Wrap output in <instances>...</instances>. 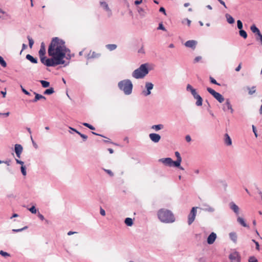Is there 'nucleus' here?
I'll return each instance as SVG.
<instances>
[{
    "instance_id": "nucleus-40",
    "label": "nucleus",
    "mask_w": 262,
    "mask_h": 262,
    "mask_svg": "<svg viewBox=\"0 0 262 262\" xmlns=\"http://www.w3.org/2000/svg\"><path fill=\"white\" fill-rule=\"evenodd\" d=\"M0 64L1 66H7L6 62L1 56H0Z\"/></svg>"
},
{
    "instance_id": "nucleus-38",
    "label": "nucleus",
    "mask_w": 262,
    "mask_h": 262,
    "mask_svg": "<svg viewBox=\"0 0 262 262\" xmlns=\"http://www.w3.org/2000/svg\"><path fill=\"white\" fill-rule=\"evenodd\" d=\"M237 28L239 30L242 29L243 28V23L241 20H238L237 21Z\"/></svg>"
},
{
    "instance_id": "nucleus-4",
    "label": "nucleus",
    "mask_w": 262,
    "mask_h": 262,
    "mask_svg": "<svg viewBox=\"0 0 262 262\" xmlns=\"http://www.w3.org/2000/svg\"><path fill=\"white\" fill-rule=\"evenodd\" d=\"M148 73V70L146 67H140L133 73V76L136 78H142Z\"/></svg>"
},
{
    "instance_id": "nucleus-27",
    "label": "nucleus",
    "mask_w": 262,
    "mask_h": 262,
    "mask_svg": "<svg viewBox=\"0 0 262 262\" xmlns=\"http://www.w3.org/2000/svg\"><path fill=\"white\" fill-rule=\"evenodd\" d=\"M230 238L234 242H236L237 240V234L235 232H231L229 234Z\"/></svg>"
},
{
    "instance_id": "nucleus-54",
    "label": "nucleus",
    "mask_w": 262,
    "mask_h": 262,
    "mask_svg": "<svg viewBox=\"0 0 262 262\" xmlns=\"http://www.w3.org/2000/svg\"><path fill=\"white\" fill-rule=\"evenodd\" d=\"M160 12L163 13L165 15H166L165 9L164 7H161L159 9Z\"/></svg>"
},
{
    "instance_id": "nucleus-39",
    "label": "nucleus",
    "mask_w": 262,
    "mask_h": 262,
    "mask_svg": "<svg viewBox=\"0 0 262 262\" xmlns=\"http://www.w3.org/2000/svg\"><path fill=\"white\" fill-rule=\"evenodd\" d=\"M83 125L88 128H89L90 129H92V130H94L95 128V127L92 126V125L89 124V123H83Z\"/></svg>"
},
{
    "instance_id": "nucleus-58",
    "label": "nucleus",
    "mask_w": 262,
    "mask_h": 262,
    "mask_svg": "<svg viewBox=\"0 0 262 262\" xmlns=\"http://www.w3.org/2000/svg\"><path fill=\"white\" fill-rule=\"evenodd\" d=\"M187 142H189L191 141V137L189 135H187L185 137Z\"/></svg>"
},
{
    "instance_id": "nucleus-47",
    "label": "nucleus",
    "mask_w": 262,
    "mask_h": 262,
    "mask_svg": "<svg viewBox=\"0 0 262 262\" xmlns=\"http://www.w3.org/2000/svg\"><path fill=\"white\" fill-rule=\"evenodd\" d=\"M27 227L25 226V227L21 228V229H13L12 231L15 232H20V231H23V230L27 229Z\"/></svg>"
},
{
    "instance_id": "nucleus-32",
    "label": "nucleus",
    "mask_w": 262,
    "mask_h": 262,
    "mask_svg": "<svg viewBox=\"0 0 262 262\" xmlns=\"http://www.w3.org/2000/svg\"><path fill=\"white\" fill-rule=\"evenodd\" d=\"M163 127V125L162 124L154 125L151 126V128L155 129L156 131H158L162 129Z\"/></svg>"
},
{
    "instance_id": "nucleus-46",
    "label": "nucleus",
    "mask_w": 262,
    "mask_h": 262,
    "mask_svg": "<svg viewBox=\"0 0 262 262\" xmlns=\"http://www.w3.org/2000/svg\"><path fill=\"white\" fill-rule=\"evenodd\" d=\"M252 241L255 243V244L256 245V249L258 251H259L260 249H259V245L258 243L257 242L255 241V240H254V239H252Z\"/></svg>"
},
{
    "instance_id": "nucleus-36",
    "label": "nucleus",
    "mask_w": 262,
    "mask_h": 262,
    "mask_svg": "<svg viewBox=\"0 0 262 262\" xmlns=\"http://www.w3.org/2000/svg\"><path fill=\"white\" fill-rule=\"evenodd\" d=\"M27 39H28V41H29V47L30 48H32V46L34 44V40L30 36H27Z\"/></svg>"
},
{
    "instance_id": "nucleus-44",
    "label": "nucleus",
    "mask_w": 262,
    "mask_h": 262,
    "mask_svg": "<svg viewBox=\"0 0 262 262\" xmlns=\"http://www.w3.org/2000/svg\"><path fill=\"white\" fill-rule=\"evenodd\" d=\"M210 82L212 83H213V84H217V85H220V84L217 83L216 82V81L212 77H210Z\"/></svg>"
},
{
    "instance_id": "nucleus-57",
    "label": "nucleus",
    "mask_w": 262,
    "mask_h": 262,
    "mask_svg": "<svg viewBox=\"0 0 262 262\" xmlns=\"http://www.w3.org/2000/svg\"><path fill=\"white\" fill-rule=\"evenodd\" d=\"M142 2V0H136L135 1V4L136 5H138L140 4Z\"/></svg>"
},
{
    "instance_id": "nucleus-34",
    "label": "nucleus",
    "mask_w": 262,
    "mask_h": 262,
    "mask_svg": "<svg viewBox=\"0 0 262 262\" xmlns=\"http://www.w3.org/2000/svg\"><path fill=\"white\" fill-rule=\"evenodd\" d=\"M54 92V89L53 88H51L49 89H47L44 92V94L46 95H50L53 94Z\"/></svg>"
},
{
    "instance_id": "nucleus-25",
    "label": "nucleus",
    "mask_w": 262,
    "mask_h": 262,
    "mask_svg": "<svg viewBox=\"0 0 262 262\" xmlns=\"http://www.w3.org/2000/svg\"><path fill=\"white\" fill-rule=\"evenodd\" d=\"M225 17L227 19V22L230 24H232L234 23L235 20L233 18L232 16H231L229 14H226L225 15Z\"/></svg>"
},
{
    "instance_id": "nucleus-17",
    "label": "nucleus",
    "mask_w": 262,
    "mask_h": 262,
    "mask_svg": "<svg viewBox=\"0 0 262 262\" xmlns=\"http://www.w3.org/2000/svg\"><path fill=\"white\" fill-rule=\"evenodd\" d=\"M193 97L196 99V105L197 106H201L202 105L203 99L202 97L196 93L193 95Z\"/></svg>"
},
{
    "instance_id": "nucleus-64",
    "label": "nucleus",
    "mask_w": 262,
    "mask_h": 262,
    "mask_svg": "<svg viewBox=\"0 0 262 262\" xmlns=\"http://www.w3.org/2000/svg\"><path fill=\"white\" fill-rule=\"evenodd\" d=\"M76 233V232L69 231V232L68 233V235H71L73 234Z\"/></svg>"
},
{
    "instance_id": "nucleus-56",
    "label": "nucleus",
    "mask_w": 262,
    "mask_h": 262,
    "mask_svg": "<svg viewBox=\"0 0 262 262\" xmlns=\"http://www.w3.org/2000/svg\"><path fill=\"white\" fill-rule=\"evenodd\" d=\"M252 129H253V132H254V133L255 134V136H256V137H257V134L256 133V129L254 125L252 126Z\"/></svg>"
},
{
    "instance_id": "nucleus-18",
    "label": "nucleus",
    "mask_w": 262,
    "mask_h": 262,
    "mask_svg": "<svg viewBox=\"0 0 262 262\" xmlns=\"http://www.w3.org/2000/svg\"><path fill=\"white\" fill-rule=\"evenodd\" d=\"M230 208L232 209L236 214L239 213V207L234 202H231L229 204Z\"/></svg>"
},
{
    "instance_id": "nucleus-19",
    "label": "nucleus",
    "mask_w": 262,
    "mask_h": 262,
    "mask_svg": "<svg viewBox=\"0 0 262 262\" xmlns=\"http://www.w3.org/2000/svg\"><path fill=\"white\" fill-rule=\"evenodd\" d=\"M224 141L227 146H230L232 144L231 139L228 134L225 135Z\"/></svg>"
},
{
    "instance_id": "nucleus-33",
    "label": "nucleus",
    "mask_w": 262,
    "mask_h": 262,
    "mask_svg": "<svg viewBox=\"0 0 262 262\" xmlns=\"http://www.w3.org/2000/svg\"><path fill=\"white\" fill-rule=\"evenodd\" d=\"M239 33L240 36L246 39L247 37V33L245 30L243 29L239 30Z\"/></svg>"
},
{
    "instance_id": "nucleus-6",
    "label": "nucleus",
    "mask_w": 262,
    "mask_h": 262,
    "mask_svg": "<svg viewBox=\"0 0 262 262\" xmlns=\"http://www.w3.org/2000/svg\"><path fill=\"white\" fill-rule=\"evenodd\" d=\"M101 56L100 53L96 52L90 50L89 53L85 55L86 59L89 60L90 59H96L99 58Z\"/></svg>"
},
{
    "instance_id": "nucleus-59",
    "label": "nucleus",
    "mask_w": 262,
    "mask_h": 262,
    "mask_svg": "<svg viewBox=\"0 0 262 262\" xmlns=\"http://www.w3.org/2000/svg\"><path fill=\"white\" fill-rule=\"evenodd\" d=\"M38 217L42 221L44 220V219H45L44 216L39 213H38Z\"/></svg>"
},
{
    "instance_id": "nucleus-24",
    "label": "nucleus",
    "mask_w": 262,
    "mask_h": 262,
    "mask_svg": "<svg viewBox=\"0 0 262 262\" xmlns=\"http://www.w3.org/2000/svg\"><path fill=\"white\" fill-rule=\"evenodd\" d=\"M100 5L106 11L111 14V10L110 9L108 4L105 2H101Z\"/></svg>"
},
{
    "instance_id": "nucleus-43",
    "label": "nucleus",
    "mask_w": 262,
    "mask_h": 262,
    "mask_svg": "<svg viewBox=\"0 0 262 262\" xmlns=\"http://www.w3.org/2000/svg\"><path fill=\"white\" fill-rule=\"evenodd\" d=\"M158 30H163V31H166V29L164 27L163 25L162 24V23H160L159 24V27L158 28Z\"/></svg>"
},
{
    "instance_id": "nucleus-50",
    "label": "nucleus",
    "mask_w": 262,
    "mask_h": 262,
    "mask_svg": "<svg viewBox=\"0 0 262 262\" xmlns=\"http://www.w3.org/2000/svg\"><path fill=\"white\" fill-rule=\"evenodd\" d=\"M100 213L101 214V215L102 216H105V210L102 208H100Z\"/></svg>"
},
{
    "instance_id": "nucleus-7",
    "label": "nucleus",
    "mask_w": 262,
    "mask_h": 262,
    "mask_svg": "<svg viewBox=\"0 0 262 262\" xmlns=\"http://www.w3.org/2000/svg\"><path fill=\"white\" fill-rule=\"evenodd\" d=\"M196 207H192L188 216V223L191 225L194 221L196 213Z\"/></svg>"
},
{
    "instance_id": "nucleus-60",
    "label": "nucleus",
    "mask_w": 262,
    "mask_h": 262,
    "mask_svg": "<svg viewBox=\"0 0 262 262\" xmlns=\"http://www.w3.org/2000/svg\"><path fill=\"white\" fill-rule=\"evenodd\" d=\"M16 163H18V164H21L22 166H23V164H24V162H23V161H20V160H18V159H16Z\"/></svg>"
},
{
    "instance_id": "nucleus-3",
    "label": "nucleus",
    "mask_w": 262,
    "mask_h": 262,
    "mask_svg": "<svg viewBox=\"0 0 262 262\" xmlns=\"http://www.w3.org/2000/svg\"><path fill=\"white\" fill-rule=\"evenodd\" d=\"M133 84L130 80L126 79L118 83L119 88L123 91L125 94L129 95L132 92Z\"/></svg>"
},
{
    "instance_id": "nucleus-30",
    "label": "nucleus",
    "mask_w": 262,
    "mask_h": 262,
    "mask_svg": "<svg viewBox=\"0 0 262 262\" xmlns=\"http://www.w3.org/2000/svg\"><path fill=\"white\" fill-rule=\"evenodd\" d=\"M125 224L128 226H131L133 224V220L131 218L127 217L124 221Z\"/></svg>"
},
{
    "instance_id": "nucleus-23",
    "label": "nucleus",
    "mask_w": 262,
    "mask_h": 262,
    "mask_svg": "<svg viewBox=\"0 0 262 262\" xmlns=\"http://www.w3.org/2000/svg\"><path fill=\"white\" fill-rule=\"evenodd\" d=\"M237 221L239 224H240L242 226H243L244 227H249L248 225L245 222V220L243 218L238 216L237 217Z\"/></svg>"
},
{
    "instance_id": "nucleus-12",
    "label": "nucleus",
    "mask_w": 262,
    "mask_h": 262,
    "mask_svg": "<svg viewBox=\"0 0 262 262\" xmlns=\"http://www.w3.org/2000/svg\"><path fill=\"white\" fill-rule=\"evenodd\" d=\"M154 85L150 82H147L146 83V88L147 89V91H143V94L145 96H148L150 94V90L153 89Z\"/></svg>"
},
{
    "instance_id": "nucleus-42",
    "label": "nucleus",
    "mask_w": 262,
    "mask_h": 262,
    "mask_svg": "<svg viewBox=\"0 0 262 262\" xmlns=\"http://www.w3.org/2000/svg\"><path fill=\"white\" fill-rule=\"evenodd\" d=\"M256 39L257 41H259L261 45H262V34L261 33L257 35V36L256 37Z\"/></svg>"
},
{
    "instance_id": "nucleus-45",
    "label": "nucleus",
    "mask_w": 262,
    "mask_h": 262,
    "mask_svg": "<svg viewBox=\"0 0 262 262\" xmlns=\"http://www.w3.org/2000/svg\"><path fill=\"white\" fill-rule=\"evenodd\" d=\"M30 211L32 213H36V209L35 207V206H33L29 209Z\"/></svg>"
},
{
    "instance_id": "nucleus-15",
    "label": "nucleus",
    "mask_w": 262,
    "mask_h": 262,
    "mask_svg": "<svg viewBox=\"0 0 262 262\" xmlns=\"http://www.w3.org/2000/svg\"><path fill=\"white\" fill-rule=\"evenodd\" d=\"M23 147L20 144H15V152L16 153V156L19 158L20 157V155L23 151Z\"/></svg>"
},
{
    "instance_id": "nucleus-22",
    "label": "nucleus",
    "mask_w": 262,
    "mask_h": 262,
    "mask_svg": "<svg viewBox=\"0 0 262 262\" xmlns=\"http://www.w3.org/2000/svg\"><path fill=\"white\" fill-rule=\"evenodd\" d=\"M250 30L253 33H255L257 35L261 33L258 28L255 25H252L250 27Z\"/></svg>"
},
{
    "instance_id": "nucleus-16",
    "label": "nucleus",
    "mask_w": 262,
    "mask_h": 262,
    "mask_svg": "<svg viewBox=\"0 0 262 262\" xmlns=\"http://www.w3.org/2000/svg\"><path fill=\"white\" fill-rule=\"evenodd\" d=\"M216 238V234L212 232L207 238V243L209 244H212Z\"/></svg>"
},
{
    "instance_id": "nucleus-9",
    "label": "nucleus",
    "mask_w": 262,
    "mask_h": 262,
    "mask_svg": "<svg viewBox=\"0 0 262 262\" xmlns=\"http://www.w3.org/2000/svg\"><path fill=\"white\" fill-rule=\"evenodd\" d=\"M160 162L169 166H174V161L170 158H162L159 160Z\"/></svg>"
},
{
    "instance_id": "nucleus-13",
    "label": "nucleus",
    "mask_w": 262,
    "mask_h": 262,
    "mask_svg": "<svg viewBox=\"0 0 262 262\" xmlns=\"http://www.w3.org/2000/svg\"><path fill=\"white\" fill-rule=\"evenodd\" d=\"M149 137L150 140L155 143L158 142L161 139V136L159 134L155 133L150 134Z\"/></svg>"
},
{
    "instance_id": "nucleus-29",
    "label": "nucleus",
    "mask_w": 262,
    "mask_h": 262,
    "mask_svg": "<svg viewBox=\"0 0 262 262\" xmlns=\"http://www.w3.org/2000/svg\"><path fill=\"white\" fill-rule=\"evenodd\" d=\"M70 129H72L73 130H74V132H75L77 134H78L79 135H80V136L83 139V140L85 141L87 139H88V136L84 135V134H82L81 133H80V132H79L78 131L76 130L74 128H73L72 127H70Z\"/></svg>"
},
{
    "instance_id": "nucleus-11",
    "label": "nucleus",
    "mask_w": 262,
    "mask_h": 262,
    "mask_svg": "<svg viewBox=\"0 0 262 262\" xmlns=\"http://www.w3.org/2000/svg\"><path fill=\"white\" fill-rule=\"evenodd\" d=\"M223 110L224 111H230L231 113H233V110L229 99H226V102L224 105Z\"/></svg>"
},
{
    "instance_id": "nucleus-20",
    "label": "nucleus",
    "mask_w": 262,
    "mask_h": 262,
    "mask_svg": "<svg viewBox=\"0 0 262 262\" xmlns=\"http://www.w3.org/2000/svg\"><path fill=\"white\" fill-rule=\"evenodd\" d=\"M34 94H35V97L34 99H33L32 101L33 102H36L38 100H39V99H43L44 100H46V97H44L43 96H42L41 95H40L39 94H37L36 92H34Z\"/></svg>"
},
{
    "instance_id": "nucleus-41",
    "label": "nucleus",
    "mask_w": 262,
    "mask_h": 262,
    "mask_svg": "<svg viewBox=\"0 0 262 262\" xmlns=\"http://www.w3.org/2000/svg\"><path fill=\"white\" fill-rule=\"evenodd\" d=\"M249 262H258L257 259L254 256H251L249 257Z\"/></svg>"
},
{
    "instance_id": "nucleus-28",
    "label": "nucleus",
    "mask_w": 262,
    "mask_h": 262,
    "mask_svg": "<svg viewBox=\"0 0 262 262\" xmlns=\"http://www.w3.org/2000/svg\"><path fill=\"white\" fill-rule=\"evenodd\" d=\"M106 48L110 51H113L117 48V45L115 44H108L106 45Z\"/></svg>"
},
{
    "instance_id": "nucleus-52",
    "label": "nucleus",
    "mask_w": 262,
    "mask_h": 262,
    "mask_svg": "<svg viewBox=\"0 0 262 262\" xmlns=\"http://www.w3.org/2000/svg\"><path fill=\"white\" fill-rule=\"evenodd\" d=\"M201 59H202V57L201 56L196 57L194 59V63L199 62Z\"/></svg>"
},
{
    "instance_id": "nucleus-51",
    "label": "nucleus",
    "mask_w": 262,
    "mask_h": 262,
    "mask_svg": "<svg viewBox=\"0 0 262 262\" xmlns=\"http://www.w3.org/2000/svg\"><path fill=\"white\" fill-rule=\"evenodd\" d=\"M186 21V23H187V24L188 26H190V24H191V20H189V19L188 18H186L183 21L182 23H184V21Z\"/></svg>"
},
{
    "instance_id": "nucleus-48",
    "label": "nucleus",
    "mask_w": 262,
    "mask_h": 262,
    "mask_svg": "<svg viewBox=\"0 0 262 262\" xmlns=\"http://www.w3.org/2000/svg\"><path fill=\"white\" fill-rule=\"evenodd\" d=\"M255 92V87L253 86L251 89L249 90V94L250 95H252Z\"/></svg>"
},
{
    "instance_id": "nucleus-53",
    "label": "nucleus",
    "mask_w": 262,
    "mask_h": 262,
    "mask_svg": "<svg viewBox=\"0 0 262 262\" xmlns=\"http://www.w3.org/2000/svg\"><path fill=\"white\" fill-rule=\"evenodd\" d=\"M104 170L111 177L114 176V173L111 171V170L108 169H104Z\"/></svg>"
},
{
    "instance_id": "nucleus-63",
    "label": "nucleus",
    "mask_w": 262,
    "mask_h": 262,
    "mask_svg": "<svg viewBox=\"0 0 262 262\" xmlns=\"http://www.w3.org/2000/svg\"><path fill=\"white\" fill-rule=\"evenodd\" d=\"M1 93L2 94L4 98L6 97V91H5V92L4 91H2Z\"/></svg>"
},
{
    "instance_id": "nucleus-49",
    "label": "nucleus",
    "mask_w": 262,
    "mask_h": 262,
    "mask_svg": "<svg viewBox=\"0 0 262 262\" xmlns=\"http://www.w3.org/2000/svg\"><path fill=\"white\" fill-rule=\"evenodd\" d=\"M21 171L24 176L26 175V171L25 169V167L24 166H21Z\"/></svg>"
},
{
    "instance_id": "nucleus-10",
    "label": "nucleus",
    "mask_w": 262,
    "mask_h": 262,
    "mask_svg": "<svg viewBox=\"0 0 262 262\" xmlns=\"http://www.w3.org/2000/svg\"><path fill=\"white\" fill-rule=\"evenodd\" d=\"M175 156H176L177 159L176 161H174V166L179 167L181 169L183 170L184 168L182 167H180V164L182 162V158L180 153L178 151H176Z\"/></svg>"
},
{
    "instance_id": "nucleus-5",
    "label": "nucleus",
    "mask_w": 262,
    "mask_h": 262,
    "mask_svg": "<svg viewBox=\"0 0 262 262\" xmlns=\"http://www.w3.org/2000/svg\"><path fill=\"white\" fill-rule=\"evenodd\" d=\"M207 91L211 94L219 102L222 103L224 101V98L219 93L215 92L210 88L207 89Z\"/></svg>"
},
{
    "instance_id": "nucleus-37",
    "label": "nucleus",
    "mask_w": 262,
    "mask_h": 262,
    "mask_svg": "<svg viewBox=\"0 0 262 262\" xmlns=\"http://www.w3.org/2000/svg\"><path fill=\"white\" fill-rule=\"evenodd\" d=\"M0 255L5 257L10 256V254L3 250L0 251Z\"/></svg>"
},
{
    "instance_id": "nucleus-62",
    "label": "nucleus",
    "mask_w": 262,
    "mask_h": 262,
    "mask_svg": "<svg viewBox=\"0 0 262 262\" xmlns=\"http://www.w3.org/2000/svg\"><path fill=\"white\" fill-rule=\"evenodd\" d=\"M27 48V46L26 44L23 43L22 45V50H25Z\"/></svg>"
},
{
    "instance_id": "nucleus-8",
    "label": "nucleus",
    "mask_w": 262,
    "mask_h": 262,
    "mask_svg": "<svg viewBox=\"0 0 262 262\" xmlns=\"http://www.w3.org/2000/svg\"><path fill=\"white\" fill-rule=\"evenodd\" d=\"M229 258L231 260V262L241 261V256L237 252H234L231 253L229 256Z\"/></svg>"
},
{
    "instance_id": "nucleus-21",
    "label": "nucleus",
    "mask_w": 262,
    "mask_h": 262,
    "mask_svg": "<svg viewBox=\"0 0 262 262\" xmlns=\"http://www.w3.org/2000/svg\"><path fill=\"white\" fill-rule=\"evenodd\" d=\"M26 59L31 61L32 63L35 64L37 63V58H35L30 54L26 55Z\"/></svg>"
},
{
    "instance_id": "nucleus-55",
    "label": "nucleus",
    "mask_w": 262,
    "mask_h": 262,
    "mask_svg": "<svg viewBox=\"0 0 262 262\" xmlns=\"http://www.w3.org/2000/svg\"><path fill=\"white\" fill-rule=\"evenodd\" d=\"M21 88L22 90V91L26 95H29L30 94L29 92H28L27 90H26L21 85Z\"/></svg>"
},
{
    "instance_id": "nucleus-2",
    "label": "nucleus",
    "mask_w": 262,
    "mask_h": 262,
    "mask_svg": "<svg viewBox=\"0 0 262 262\" xmlns=\"http://www.w3.org/2000/svg\"><path fill=\"white\" fill-rule=\"evenodd\" d=\"M159 219L163 223H171L175 221V218L172 213L169 210L161 209L158 212Z\"/></svg>"
},
{
    "instance_id": "nucleus-35",
    "label": "nucleus",
    "mask_w": 262,
    "mask_h": 262,
    "mask_svg": "<svg viewBox=\"0 0 262 262\" xmlns=\"http://www.w3.org/2000/svg\"><path fill=\"white\" fill-rule=\"evenodd\" d=\"M42 87L43 88H48L50 85V83L48 81L45 80H40V81Z\"/></svg>"
},
{
    "instance_id": "nucleus-26",
    "label": "nucleus",
    "mask_w": 262,
    "mask_h": 262,
    "mask_svg": "<svg viewBox=\"0 0 262 262\" xmlns=\"http://www.w3.org/2000/svg\"><path fill=\"white\" fill-rule=\"evenodd\" d=\"M186 89L187 91H190L192 95L196 93L195 90L193 89L192 86L189 84H187Z\"/></svg>"
},
{
    "instance_id": "nucleus-1",
    "label": "nucleus",
    "mask_w": 262,
    "mask_h": 262,
    "mask_svg": "<svg viewBox=\"0 0 262 262\" xmlns=\"http://www.w3.org/2000/svg\"><path fill=\"white\" fill-rule=\"evenodd\" d=\"M46 52L45 44L42 42L38 54L40 61L44 66H67L72 57L74 56V54L71 53L70 50L66 47L64 41L57 37L52 39L49 46L48 53L51 58H47L45 56Z\"/></svg>"
},
{
    "instance_id": "nucleus-14",
    "label": "nucleus",
    "mask_w": 262,
    "mask_h": 262,
    "mask_svg": "<svg viewBox=\"0 0 262 262\" xmlns=\"http://www.w3.org/2000/svg\"><path fill=\"white\" fill-rule=\"evenodd\" d=\"M196 44H197L196 41L194 40H189L187 41L185 43V46L186 47L190 48L191 49H194L195 48Z\"/></svg>"
},
{
    "instance_id": "nucleus-61",
    "label": "nucleus",
    "mask_w": 262,
    "mask_h": 262,
    "mask_svg": "<svg viewBox=\"0 0 262 262\" xmlns=\"http://www.w3.org/2000/svg\"><path fill=\"white\" fill-rule=\"evenodd\" d=\"M219 2L221 4L223 5L225 8H227L226 4H225V2L223 1L220 0L219 1Z\"/></svg>"
},
{
    "instance_id": "nucleus-31",
    "label": "nucleus",
    "mask_w": 262,
    "mask_h": 262,
    "mask_svg": "<svg viewBox=\"0 0 262 262\" xmlns=\"http://www.w3.org/2000/svg\"><path fill=\"white\" fill-rule=\"evenodd\" d=\"M137 10L141 16L144 17L145 16L146 12L143 8L139 7L138 8Z\"/></svg>"
}]
</instances>
